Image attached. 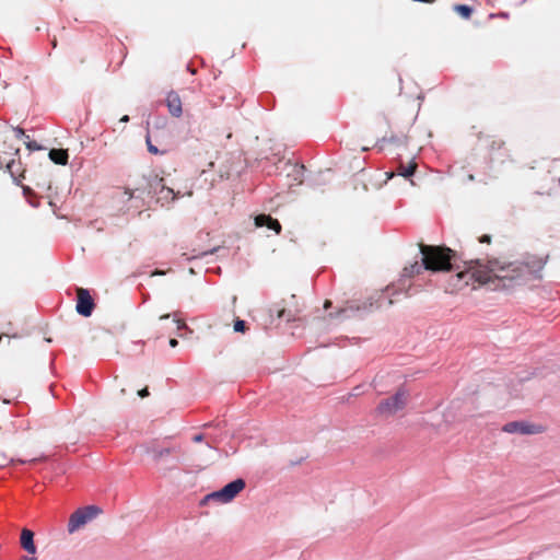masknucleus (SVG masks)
I'll use <instances>...</instances> for the list:
<instances>
[{
  "instance_id": "nucleus-9",
  "label": "nucleus",
  "mask_w": 560,
  "mask_h": 560,
  "mask_svg": "<svg viewBox=\"0 0 560 560\" xmlns=\"http://www.w3.org/2000/svg\"><path fill=\"white\" fill-rule=\"evenodd\" d=\"M166 105L171 115H173L174 117H180L183 113L182 101L177 93L171 92L167 94Z\"/></svg>"
},
{
  "instance_id": "nucleus-20",
  "label": "nucleus",
  "mask_w": 560,
  "mask_h": 560,
  "mask_svg": "<svg viewBox=\"0 0 560 560\" xmlns=\"http://www.w3.org/2000/svg\"><path fill=\"white\" fill-rule=\"evenodd\" d=\"M293 170L298 173V176L295 179H299L300 182H302V179L300 178L301 176V173H303L304 171V167L303 166H298V165H292Z\"/></svg>"
},
{
  "instance_id": "nucleus-1",
  "label": "nucleus",
  "mask_w": 560,
  "mask_h": 560,
  "mask_svg": "<svg viewBox=\"0 0 560 560\" xmlns=\"http://www.w3.org/2000/svg\"><path fill=\"white\" fill-rule=\"evenodd\" d=\"M542 267L544 262L541 260L535 261L532 266L529 262H510L504 259H493L487 264L479 260L470 261L469 270H471L476 281L486 284L497 279L517 282L538 279Z\"/></svg>"
},
{
  "instance_id": "nucleus-22",
  "label": "nucleus",
  "mask_w": 560,
  "mask_h": 560,
  "mask_svg": "<svg viewBox=\"0 0 560 560\" xmlns=\"http://www.w3.org/2000/svg\"><path fill=\"white\" fill-rule=\"evenodd\" d=\"M121 197L124 200H130L132 198V192L129 191V190H125L122 194H121Z\"/></svg>"
},
{
  "instance_id": "nucleus-6",
  "label": "nucleus",
  "mask_w": 560,
  "mask_h": 560,
  "mask_svg": "<svg viewBox=\"0 0 560 560\" xmlns=\"http://www.w3.org/2000/svg\"><path fill=\"white\" fill-rule=\"evenodd\" d=\"M245 488V481L241 478H237L228 485H225L222 489L214 491L207 495L208 500H217L221 503L231 502L243 489Z\"/></svg>"
},
{
  "instance_id": "nucleus-16",
  "label": "nucleus",
  "mask_w": 560,
  "mask_h": 560,
  "mask_svg": "<svg viewBox=\"0 0 560 560\" xmlns=\"http://www.w3.org/2000/svg\"><path fill=\"white\" fill-rule=\"evenodd\" d=\"M26 148L30 150V151H38V150H42V147L36 142V141H32L30 140V137H26V140L24 141Z\"/></svg>"
},
{
  "instance_id": "nucleus-25",
  "label": "nucleus",
  "mask_w": 560,
  "mask_h": 560,
  "mask_svg": "<svg viewBox=\"0 0 560 560\" xmlns=\"http://www.w3.org/2000/svg\"><path fill=\"white\" fill-rule=\"evenodd\" d=\"M192 440H194V442H197V443L201 442L202 441V435L201 434L195 435Z\"/></svg>"
},
{
  "instance_id": "nucleus-17",
  "label": "nucleus",
  "mask_w": 560,
  "mask_h": 560,
  "mask_svg": "<svg viewBox=\"0 0 560 560\" xmlns=\"http://www.w3.org/2000/svg\"><path fill=\"white\" fill-rule=\"evenodd\" d=\"M244 329H245V322L244 320L238 319V320H236L234 323V331L243 332Z\"/></svg>"
},
{
  "instance_id": "nucleus-13",
  "label": "nucleus",
  "mask_w": 560,
  "mask_h": 560,
  "mask_svg": "<svg viewBox=\"0 0 560 560\" xmlns=\"http://www.w3.org/2000/svg\"><path fill=\"white\" fill-rule=\"evenodd\" d=\"M49 159L59 165H66L68 163V152L63 149H51L49 151Z\"/></svg>"
},
{
  "instance_id": "nucleus-8",
  "label": "nucleus",
  "mask_w": 560,
  "mask_h": 560,
  "mask_svg": "<svg viewBox=\"0 0 560 560\" xmlns=\"http://www.w3.org/2000/svg\"><path fill=\"white\" fill-rule=\"evenodd\" d=\"M77 295H78V301H77L75 310H77L78 314H80L84 317L91 316L93 307H94V302H93V299H92L89 290L84 289V288H78Z\"/></svg>"
},
{
  "instance_id": "nucleus-18",
  "label": "nucleus",
  "mask_w": 560,
  "mask_h": 560,
  "mask_svg": "<svg viewBox=\"0 0 560 560\" xmlns=\"http://www.w3.org/2000/svg\"><path fill=\"white\" fill-rule=\"evenodd\" d=\"M147 144H148V150H149L150 153H152V154H158L159 153L158 148L151 143L149 137L147 138Z\"/></svg>"
},
{
  "instance_id": "nucleus-32",
  "label": "nucleus",
  "mask_w": 560,
  "mask_h": 560,
  "mask_svg": "<svg viewBox=\"0 0 560 560\" xmlns=\"http://www.w3.org/2000/svg\"><path fill=\"white\" fill-rule=\"evenodd\" d=\"M207 446H208L210 452H214V450L210 445H207Z\"/></svg>"
},
{
  "instance_id": "nucleus-5",
  "label": "nucleus",
  "mask_w": 560,
  "mask_h": 560,
  "mask_svg": "<svg viewBox=\"0 0 560 560\" xmlns=\"http://www.w3.org/2000/svg\"><path fill=\"white\" fill-rule=\"evenodd\" d=\"M407 398L408 392L401 388L390 398L380 402L377 406V412L386 417L393 416L406 406Z\"/></svg>"
},
{
  "instance_id": "nucleus-26",
  "label": "nucleus",
  "mask_w": 560,
  "mask_h": 560,
  "mask_svg": "<svg viewBox=\"0 0 560 560\" xmlns=\"http://www.w3.org/2000/svg\"><path fill=\"white\" fill-rule=\"evenodd\" d=\"M120 121L121 122H128L129 121V116L128 115H125L120 118Z\"/></svg>"
},
{
  "instance_id": "nucleus-19",
  "label": "nucleus",
  "mask_w": 560,
  "mask_h": 560,
  "mask_svg": "<svg viewBox=\"0 0 560 560\" xmlns=\"http://www.w3.org/2000/svg\"><path fill=\"white\" fill-rule=\"evenodd\" d=\"M13 131H14L16 138H25L26 139V137H27L25 135L24 130L20 127L14 128Z\"/></svg>"
},
{
  "instance_id": "nucleus-21",
  "label": "nucleus",
  "mask_w": 560,
  "mask_h": 560,
  "mask_svg": "<svg viewBox=\"0 0 560 560\" xmlns=\"http://www.w3.org/2000/svg\"><path fill=\"white\" fill-rule=\"evenodd\" d=\"M173 322L176 325L177 329H182V328H184L186 326L184 322H182L180 319L176 318L175 316L173 318Z\"/></svg>"
},
{
  "instance_id": "nucleus-30",
  "label": "nucleus",
  "mask_w": 560,
  "mask_h": 560,
  "mask_svg": "<svg viewBox=\"0 0 560 560\" xmlns=\"http://www.w3.org/2000/svg\"><path fill=\"white\" fill-rule=\"evenodd\" d=\"M168 317H170V315H168V314H166V315H162V316L160 317V319L162 320V319H166V318H168Z\"/></svg>"
},
{
  "instance_id": "nucleus-3",
  "label": "nucleus",
  "mask_w": 560,
  "mask_h": 560,
  "mask_svg": "<svg viewBox=\"0 0 560 560\" xmlns=\"http://www.w3.org/2000/svg\"><path fill=\"white\" fill-rule=\"evenodd\" d=\"M455 420V413L452 408L438 407L427 412L422 418V423L436 432L446 431Z\"/></svg>"
},
{
  "instance_id": "nucleus-29",
  "label": "nucleus",
  "mask_w": 560,
  "mask_h": 560,
  "mask_svg": "<svg viewBox=\"0 0 560 560\" xmlns=\"http://www.w3.org/2000/svg\"><path fill=\"white\" fill-rule=\"evenodd\" d=\"M481 241H482V242H486V241H487V242H489V236H488V235H485V236L482 237V240H481Z\"/></svg>"
},
{
  "instance_id": "nucleus-12",
  "label": "nucleus",
  "mask_w": 560,
  "mask_h": 560,
  "mask_svg": "<svg viewBox=\"0 0 560 560\" xmlns=\"http://www.w3.org/2000/svg\"><path fill=\"white\" fill-rule=\"evenodd\" d=\"M417 168V163L411 161L408 165H399L396 173H386L387 179L393 178L395 175L401 176L404 178L411 177Z\"/></svg>"
},
{
  "instance_id": "nucleus-27",
  "label": "nucleus",
  "mask_w": 560,
  "mask_h": 560,
  "mask_svg": "<svg viewBox=\"0 0 560 560\" xmlns=\"http://www.w3.org/2000/svg\"><path fill=\"white\" fill-rule=\"evenodd\" d=\"M214 252H217V248H212L210 252H205L201 254V256H206L208 254H213Z\"/></svg>"
},
{
  "instance_id": "nucleus-7",
  "label": "nucleus",
  "mask_w": 560,
  "mask_h": 560,
  "mask_svg": "<svg viewBox=\"0 0 560 560\" xmlns=\"http://www.w3.org/2000/svg\"><path fill=\"white\" fill-rule=\"evenodd\" d=\"M502 431L510 434L533 435L540 433L542 428L528 421H511L503 425Z\"/></svg>"
},
{
  "instance_id": "nucleus-4",
  "label": "nucleus",
  "mask_w": 560,
  "mask_h": 560,
  "mask_svg": "<svg viewBox=\"0 0 560 560\" xmlns=\"http://www.w3.org/2000/svg\"><path fill=\"white\" fill-rule=\"evenodd\" d=\"M101 510L95 505H89L77 510L71 514L68 522V532L75 533L79 528L91 522L100 514Z\"/></svg>"
},
{
  "instance_id": "nucleus-31",
  "label": "nucleus",
  "mask_w": 560,
  "mask_h": 560,
  "mask_svg": "<svg viewBox=\"0 0 560 560\" xmlns=\"http://www.w3.org/2000/svg\"><path fill=\"white\" fill-rule=\"evenodd\" d=\"M329 305H330V302H329V301H326V302H325V308L329 307Z\"/></svg>"
},
{
  "instance_id": "nucleus-10",
  "label": "nucleus",
  "mask_w": 560,
  "mask_h": 560,
  "mask_svg": "<svg viewBox=\"0 0 560 560\" xmlns=\"http://www.w3.org/2000/svg\"><path fill=\"white\" fill-rule=\"evenodd\" d=\"M21 545L25 551L31 555L36 553V546L34 544V533L24 528L21 533Z\"/></svg>"
},
{
  "instance_id": "nucleus-28",
  "label": "nucleus",
  "mask_w": 560,
  "mask_h": 560,
  "mask_svg": "<svg viewBox=\"0 0 560 560\" xmlns=\"http://www.w3.org/2000/svg\"><path fill=\"white\" fill-rule=\"evenodd\" d=\"M20 560H37L35 557H22Z\"/></svg>"
},
{
  "instance_id": "nucleus-15",
  "label": "nucleus",
  "mask_w": 560,
  "mask_h": 560,
  "mask_svg": "<svg viewBox=\"0 0 560 560\" xmlns=\"http://www.w3.org/2000/svg\"><path fill=\"white\" fill-rule=\"evenodd\" d=\"M454 11L457 12L464 19H469L472 13V9L466 4H456L454 7Z\"/></svg>"
},
{
  "instance_id": "nucleus-2",
  "label": "nucleus",
  "mask_w": 560,
  "mask_h": 560,
  "mask_svg": "<svg viewBox=\"0 0 560 560\" xmlns=\"http://www.w3.org/2000/svg\"><path fill=\"white\" fill-rule=\"evenodd\" d=\"M421 262L415 261L406 266L402 271L404 277H412L422 270L447 271L452 268V250L450 248L421 245Z\"/></svg>"
},
{
  "instance_id": "nucleus-11",
  "label": "nucleus",
  "mask_w": 560,
  "mask_h": 560,
  "mask_svg": "<svg viewBox=\"0 0 560 560\" xmlns=\"http://www.w3.org/2000/svg\"><path fill=\"white\" fill-rule=\"evenodd\" d=\"M255 225L260 228L267 225L268 229L273 230L276 233H279L281 230V225L277 220H273L270 215L259 214L255 218Z\"/></svg>"
},
{
  "instance_id": "nucleus-14",
  "label": "nucleus",
  "mask_w": 560,
  "mask_h": 560,
  "mask_svg": "<svg viewBox=\"0 0 560 560\" xmlns=\"http://www.w3.org/2000/svg\"><path fill=\"white\" fill-rule=\"evenodd\" d=\"M176 197V194L173 188L162 186L159 191V200H174Z\"/></svg>"
},
{
  "instance_id": "nucleus-23",
  "label": "nucleus",
  "mask_w": 560,
  "mask_h": 560,
  "mask_svg": "<svg viewBox=\"0 0 560 560\" xmlns=\"http://www.w3.org/2000/svg\"><path fill=\"white\" fill-rule=\"evenodd\" d=\"M148 395H149L148 388H143V389L138 392V396L141 397V398H144Z\"/></svg>"
},
{
  "instance_id": "nucleus-24",
  "label": "nucleus",
  "mask_w": 560,
  "mask_h": 560,
  "mask_svg": "<svg viewBox=\"0 0 560 560\" xmlns=\"http://www.w3.org/2000/svg\"><path fill=\"white\" fill-rule=\"evenodd\" d=\"M177 345H178V341H177L176 339L172 338V339L170 340V346H171V347H173V348H174V347H176Z\"/></svg>"
}]
</instances>
